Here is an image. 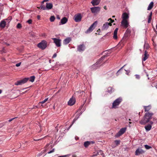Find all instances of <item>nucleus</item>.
Listing matches in <instances>:
<instances>
[{
  "mask_svg": "<svg viewBox=\"0 0 157 157\" xmlns=\"http://www.w3.org/2000/svg\"><path fill=\"white\" fill-rule=\"evenodd\" d=\"M97 24V21H95L93 23L90 27L87 29V30L85 32L86 33H88L91 32L95 28V26Z\"/></svg>",
  "mask_w": 157,
  "mask_h": 157,
  "instance_id": "obj_5",
  "label": "nucleus"
},
{
  "mask_svg": "<svg viewBox=\"0 0 157 157\" xmlns=\"http://www.w3.org/2000/svg\"><path fill=\"white\" fill-rule=\"evenodd\" d=\"M122 101V98L121 97H119L116 99L113 103L112 108L116 109L117 108V106L120 104Z\"/></svg>",
  "mask_w": 157,
  "mask_h": 157,
  "instance_id": "obj_3",
  "label": "nucleus"
},
{
  "mask_svg": "<svg viewBox=\"0 0 157 157\" xmlns=\"http://www.w3.org/2000/svg\"><path fill=\"white\" fill-rule=\"evenodd\" d=\"M57 55L56 53H55L53 55V56L52 58H55L56 56Z\"/></svg>",
  "mask_w": 157,
  "mask_h": 157,
  "instance_id": "obj_52",
  "label": "nucleus"
},
{
  "mask_svg": "<svg viewBox=\"0 0 157 157\" xmlns=\"http://www.w3.org/2000/svg\"><path fill=\"white\" fill-rule=\"evenodd\" d=\"M27 22L29 24H31L32 23V20L31 19H29L27 21Z\"/></svg>",
  "mask_w": 157,
  "mask_h": 157,
  "instance_id": "obj_44",
  "label": "nucleus"
},
{
  "mask_svg": "<svg viewBox=\"0 0 157 157\" xmlns=\"http://www.w3.org/2000/svg\"><path fill=\"white\" fill-rule=\"evenodd\" d=\"M126 127L122 128L120 129L118 132L117 133L116 135V136L119 137L120 136L124 133V132L126 131Z\"/></svg>",
  "mask_w": 157,
  "mask_h": 157,
  "instance_id": "obj_10",
  "label": "nucleus"
},
{
  "mask_svg": "<svg viewBox=\"0 0 157 157\" xmlns=\"http://www.w3.org/2000/svg\"><path fill=\"white\" fill-rule=\"evenodd\" d=\"M37 18L38 19H40V16L38 15V16H37Z\"/></svg>",
  "mask_w": 157,
  "mask_h": 157,
  "instance_id": "obj_57",
  "label": "nucleus"
},
{
  "mask_svg": "<svg viewBox=\"0 0 157 157\" xmlns=\"http://www.w3.org/2000/svg\"><path fill=\"white\" fill-rule=\"evenodd\" d=\"M101 8L99 6H94L90 8V10L92 13H97L100 10Z\"/></svg>",
  "mask_w": 157,
  "mask_h": 157,
  "instance_id": "obj_8",
  "label": "nucleus"
},
{
  "mask_svg": "<svg viewBox=\"0 0 157 157\" xmlns=\"http://www.w3.org/2000/svg\"><path fill=\"white\" fill-rule=\"evenodd\" d=\"M98 152H94V154L93 155H92L91 156L92 157L96 156L98 155Z\"/></svg>",
  "mask_w": 157,
  "mask_h": 157,
  "instance_id": "obj_42",
  "label": "nucleus"
},
{
  "mask_svg": "<svg viewBox=\"0 0 157 157\" xmlns=\"http://www.w3.org/2000/svg\"><path fill=\"white\" fill-rule=\"evenodd\" d=\"M112 19L111 18H109L108 20V21H111L112 20Z\"/></svg>",
  "mask_w": 157,
  "mask_h": 157,
  "instance_id": "obj_56",
  "label": "nucleus"
},
{
  "mask_svg": "<svg viewBox=\"0 0 157 157\" xmlns=\"http://www.w3.org/2000/svg\"><path fill=\"white\" fill-rule=\"evenodd\" d=\"M145 73H146V75L147 77H148V74H147V73L146 72H145Z\"/></svg>",
  "mask_w": 157,
  "mask_h": 157,
  "instance_id": "obj_63",
  "label": "nucleus"
},
{
  "mask_svg": "<svg viewBox=\"0 0 157 157\" xmlns=\"http://www.w3.org/2000/svg\"><path fill=\"white\" fill-rule=\"evenodd\" d=\"M12 20L11 17H9L8 18L4 19L6 23H9Z\"/></svg>",
  "mask_w": 157,
  "mask_h": 157,
  "instance_id": "obj_32",
  "label": "nucleus"
},
{
  "mask_svg": "<svg viewBox=\"0 0 157 157\" xmlns=\"http://www.w3.org/2000/svg\"><path fill=\"white\" fill-rule=\"evenodd\" d=\"M85 45L82 44L77 46V50L79 52H82L85 50Z\"/></svg>",
  "mask_w": 157,
  "mask_h": 157,
  "instance_id": "obj_12",
  "label": "nucleus"
},
{
  "mask_svg": "<svg viewBox=\"0 0 157 157\" xmlns=\"http://www.w3.org/2000/svg\"><path fill=\"white\" fill-rule=\"evenodd\" d=\"M153 115V113H152L146 112L143 118L140 121V123L144 125L149 122L150 120L152 118V117Z\"/></svg>",
  "mask_w": 157,
  "mask_h": 157,
  "instance_id": "obj_1",
  "label": "nucleus"
},
{
  "mask_svg": "<svg viewBox=\"0 0 157 157\" xmlns=\"http://www.w3.org/2000/svg\"><path fill=\"white\" fill-rule=\"evenodd\" d=\"M6 22L5 21V20H3L1 21L0 23V27L2 28H4L6 25Z\"/></svg>",
  "mask_w": 157,
  "mask_h": 157,
  "instance_id": "obj_23",
  "label": "nucleus"
},
{
  "mask_svg": "<svg viewBox=\"0 0 157 157\" xmlns=\"http://www.w3.org/2000/svg\"><path fill=\"white\" fill-rule=\"evenodd\" d=\"M90 145V144L89 141H86L84 142V145L85 147H88V146Z\"/></svg>",
  "mask_w": 157,
  "mask_h": 157,
  "instance_id": "obj_30",
  "label": "nucleus"
},
{
  "mask_svg": "<svg viewBox=\"0 0 157 157\" xmlns=\"http://www.w3.org/2000/svg\"><path fill=\"white\" fill-rule=\"evenodd\" d=\"M114 22V20L112 19V20L111 21L110 23H112L113 22Z\"/></svg>",
  "mask_w": 157,
  "mask_h": 157,
  "instance_id": "obj_58",
  "label": "nucleus"
},
{
  "mask_svg": "<svg viewBox=\"0 0 157 157\" xmlns=\"http://www.w3.org/2000/svg\"><path fill=\"white\" fill-rule=\"evenodd\" d=\"M78 117H79V116H78V115H76V116H75L74 119V120H73L72 124L69 127V128L67 129V130H68L69 129V128L71 127V126H72V124L76 121V120L78 119Z\"/></svg>",
  "mask_w": 157,
  "mask_h": 157,
  "instance_id": "obj_25",
  "label": "nucleus"
},
{
  "mask_svg": "<svg viewBox=\"0 0 157 157\" xmlns=\"http://www.w3.org/2000/svg\"><path fill=\"white\" fill-rule=\"evenodd\" d=\"M52 39L53 40L54 42L57 47H59L61 46V40L60 39L56 38H52Z\"/></svg>",
  "mask_w": 157,
  "mask_h": 157,
  "instance_id": "obj_9",
  "label": "nucleus"
},
{
  "mask_svg": "<svg viewBox=\"0 0 157 157\" xmlns=\"http://www.w3.org/2000/svg\"><path fill=\"white\" fill-rule=\"evenodd\" d=\"M111 23L105 22L102 27L101 29L102 30H105L107 29L109 27V26L112 25Z\"/></svg>",
  "mask_w": 157,
  "mask_h": 157,
  "instance_id": "obj_14",
  "label": "nucleus"
},
{
  "mask_svg": "<svg viewBox=\"0 0 157 157\" xmlns=\"http://www.w3.org/2000/svg\"><path fill=\"white\" fill-rule=\"evenodd\" d=\"M114 91V89L111 87H109L108 88L107 92L111 94Z\"/></svg>",
  "mask_w": 157,
  "mask_h": 157,
  "instance_id": "obj_28",
  "label": "nucleus"
},
{
  "mask_svg": "<svg viewBox=\"0 0 157 157\" xmlns=\"http://www.w3.org/2000/svg\"><path fill=\"white\" fill-rule=\"evenodd\" d=\"M114 74V73L113 72H109L108 75H109V77H112L113 76Z\"/></svg>",
  "mask_w": 157,
  "mask_h": 157,
  "instance_id": "obj_41",
  "label": "nucleus"
},
{
  "mask_svg": "<svg viewBox=\"0 0 157 157\" xmlns=\"http://www.w3.org/2000/svg\"><path fill=\"white\" fill-rule=\"evenodd\" d=\"M144 151L142 149L140 148H138L136 151L135 154L136 155H139L140 154L144 153Z\"/></svg>",
  "mask_w": 157,
  "mask_h": 157,
  "instance_id": "obj_13",
  "label": "nucleus"
},
{
  "mask_svg": "<svg viewBox=\"0 0 157 157\" xmlns=\"http://www.w3.org/2000/svg\"><path fill=\"white\" fill-rule=\"evenodd\" d=\"M82 16L81 14L78 13L75 15L74 17V20L76 22H78L81 21Z\"/></svg>",
  "mask_w": 157,
  "mask_h": 157,
  "instance_id": "obj_7",
  "label": "nucleus"
},
{
  "mask_svg": "<svg viewBox=\"0 0 157 157\" xmlns=\"http://www.w3.org/2000/svg\"><path fill=\"white\" fill-rule=\"evenodd\" d=\"M17 118V117H14V118H12L11 119H10V120H8V121L9 122H10L11 121H12L13 120V119H14L15 118Z\"/></svg>",
  "mask_w": 157,
  "mask_h": 157,
  "instance_id": "obj_50",
  "label": "nucleus"
},
{
  "mask_svg": "<svg viewBox=\"0 0 157 157\" xmlns=\"http://www.w3.org/2000/svg\"><path fill=\"white\" fill-rule=\"evenodd\" d=\"M21 62H20L18 63H17L16 64L15 66L17 67H18L20 66V65H21Z\"/></svg>",
  "mask_w": 157,
  "mask_h": 157,
  "instance_id": "obj_46",
  "label": "nucleus"
},
{
  "mask_svg": "<svg viewBox=\"0 0 157 157\" xmlns=\"http://www.w3.org/2000/svg\"><path fill=\"white\" fill-rule=\"evenodd\" d=\"M118 30V28H116L114 30L113 33V38L114 39H117V33Z\"/></svg>",
  "mask_w": 157,
  "mask_h": 157,
  "instance_id": "obj_22",
  "label": "nucleus"
},
{
  "mask_svg": "<svg viewBox=\"0 0 157 157\" xmlns=\"http://www.w3.org/2000/svg\"><path fill=\"white\" fill-rule=\"evenodd\" d=\"M115 143L117 145H118L119 144L120 142V140H115Z\"/></svg>",
  "mask_w": 157,
  "mask_h": 157,
  "instance_id": "obj_39",
  "label": "nucleus"
},
{
  "mask_svg": "<svg viewBox=\"0 0 157 157\" xmlns=\"http://www.w3.org/2000/svg\"><path fill=\"white\" fill-rule=\"evenodd\" d=\"M101 2V0H92L91 3L94 6L98 5Z\"/></svg>",
  "mask_w": 157,
  "mask_h": 157,
  "instance_id": "obj_18",
  "label": "nucleus"
},
{
  "mask_svg": "<svg viewBox=\"0 0 157 157\" xmlns=\"http://www.w3.org/2000/svg\"><path fill=\"white\" fill-rule=\"evenodd\" d=\"M53 7V5L52 3H46V8L47 10H49L51 9Z\"/></svg>",
  "mask_w": 157,
  "mask_h": 157,
  "instance_id": "obj_21",
  "label": "nucleus"
},
{
  "mask_svg": "<svg viewBox=\"0 0 157 157\" xmlns=\"http://www.w3.org/2000/svg\"><path fill=\"white\" fill-rule=\"evenodd\" d=\"M152 127V126L151 124H147V125H146L144 128L146 130V131L147 132H148L151 129Z\"/></svg>",
  "mask_w": 157,
  "mask_h": 157,
  "instance_id": "obj_24",
  "label": "nucleus"
},
{
  "mask_svg": "<svg viewBox=\"0 0 157 157\" xmlns=\"http://www.w3.org/2000/svg\"><path fill=\"white\" fill-rule=\"evenodd\" d=\"M2 91L1 90H0V94L2 93Z\"/></svg>",
  "mask_w": 157,
  "mask_h": 157,
  "instance_id": "obj_64",
  "label": "nucleus"
},
{
  "mask_svg": "<svg viewBox=\"0 0 157 157\" xmlns=\"http://www.w3.org/2000/svg\"><path fill=\"white\" fill-rule=\"evenodd\" d=\"M152 12H150L149 15L148 16V20L147 21V22L148 23H149L151 22V17L152 15Z\"/></svg>",
  "mask_w": 157,
  "mask_h": 157,
  "instance_id": "obj_27",
  "label": "nucleus"
},
{
  "mask_svg": "<svg viewBox=\"0 0 157 157\" xmlns=\"http://www.w3.org/2000/svg\"><path fill=\"white\" fill-rule=\"evenodd\" d=\"M40 8L43 10H47L46 8V7L43 5H41L40 6Z\"/></svg>",
  "mask_w": 157,
  "mask_h": 157,
  "instance_id": "obj_36",
  "label": "nucleus"
},
{
  "mask_svg": "<svg viewBox=\"0 0 157 157\" xmlns=\"http://www.w3.org/2000/svg\"><path fill=\"white\" fill-rule=\"evenodd\" d=\"M47 43L45 40H42L41 42L37 44L38 47L42 50L44 49L47 47Z\"/></svg>",
  "mask_w": 157,
  "mask_h": 157,
  "instance_id": "obj_4",
  "label": "nucleus"
},
{
  "mask_svg": "<svg viewBox=\"0 0 157 157\" xmlns=\"http://www.w3.org/2000/svg\"><path fill=\"white\" fill-rule=\"evenodd\" d=\"M106 57L105 55L104 56L101 57L96 63L92 66V67L93 69H95L100 67L101 65L103 60Z\"/></svg>",
  "mask_w": 157,
  "mask_h": 157,
  "instance_id": "obj_2",
  "label": "nucleus"
},
{
  "mask_svg": "<svg viewBox=\"0 0 157 157\" xmlns=\"http://www.w3.org/2000/svg\"><path fill=\"white\" fill-rule=\"evenodd\" d=\"M144 108L145 112H148V111L151 109V105H149L147 106H144Z\"/></svg>",
  "mask_w": 157,
  "mask_h": 157,
  "instance_id": "obj_26",
  "label": "nucleus"
},
{
  "mask_svg": "<svg viewBox=\"0 0 157 157\" xmlns=\"http://www.w3.org/2000/svg\"><path fill=\"white\" fill-rule=\"evenodd\" d=\"M149 48V45L147 43H145L144 46V48L146 49H147Z\"/></svg>",
  "mask_w": 157,
  "mask_h": 157,
  "instance_id": "obj_34",
  "label": "nucleus"
},
{
  "mask_svg": "<svg viewBox=\"0 0 157 157\" xmlns=\"http://www.w3.org/2000/svg\"><path fill=\"white\" fill-rule=\"evenodd\" d=\"M28 80V78H25L21 80L17 81L14 83V85L16 86L21 85L27 82Z\"/></svg>",
  "mask_w": 157,
  "mask_h": 157,
  "instance_id": "obj_6",
  "label": "nucleus"
},
{
  "mask_svg": "<svg viewBox=\"0 0 157 157\" xmlns=\"http://www.w3.org/2000/svg\"><path fill=\"white\" fill-rule=\"evenodd\" d=\"M16 27L17 28L20 29L22 28L21 25L20 23H18Z\"/></svg>",
  "mask_w": 157,
  "mask_h": 157,
  "instance_id": "obj_38",
  "label": "nucleus"
},
{
  "mask_svg": "<svg viewBox=\"0 0 157 157\" xmlns=\"http://www.w3.org/2000/svg\"><path fill=\"white\" fill-rule=\"evenodd\" d=\"M75 102V99L73 98H71L68 102V104L70 106L73 105Z\"/></svg>",
  "mask_w": 157,
  "mask_h": 157,
  "instance_id": "obj_15",
  "label": "nucleus"
},
{
  "mask_svg": "<svg viewBox=\"0 0 157 157\" xmlns=\"http://www.w3.org/2000/svg\"><path fill=\"white\" fill-rule=\"evenodd\" d=\"M153 2H151L150 4H149L147 10H151L153 7Z\"/></svg>",
  "mask_w": 157,
  "mask_h": 157,
  "instance_id": "obj_29",
  "label": "nucleus"
},
{
  "mask_svg": "<svg viewBox=\"0 0 157 157\" xmlns=\"http://www.w3.org/2000/svg\"><path fill=\"white\" fill-rule=\"evenodd\" d=\"M35 78V77L34 76H31L29 78V81L32 82H33L34 81Z\"/></svg>",
  "mask_w": 157,
  "mask_h": 157,
  "instance_id": "obj_31",
  "label": "nucleus"
},
{
  "mask_svg": "<svg viewBox=\"0 0 157 157\" xmlns=\"http://www.w3.org/2000/svg\"><path fill=\"white\" fill-rule=\"evenodd\" d=\"M136 78L137 79H139L140 78V76L138 75H135Z\"/></svg>",
  "mask_w": 157,
  "mask_h": 157,
  "instance_id": "obj_47",
  "label": "nucleus"
},
{
  "mask_svg": "<svg viewBox=\"0 0 157 157\" xmlns=\"http://www.w3.org/2000/svg\"><path fill=\"white\" fill-rule=\"evenodd\" d=\"M48 98H46L44 100L41 101H40L39 102L40 103V104H44V103L45 102L48 100Z\"/></svg>",
  "mask_w": 157,
  "mask_h": 157,
  "instance_id": "obj_40",
  "label": "nucleus"
},
{
  "mask_svg": "<svg viewBox=\"0 0 157 157\" xmlns=\"http://www.w3.org/2000/svg\"><path fill=\"white\" fill-rule=\"evenodd\" d=\"M148 52L146 50H145L144 52V56L142 59L143 61H145L148 57Z\"/></svg>",
  "mask_w": 157,
  "mask_h": 157,
  "instance_id": "obj_20",
  "label": "nucleus"
},
{
  "mask_svg": "<svg viewBox=\"0 0 157 157\" xmlns=\"http://www.w3.org/2000/svg\"><path fill=\"white\" fill-rule=\"evenodd\" d=\"M68 21L66 17H63L59 23V25H63L67 23Z\"/></svg>",
  "mask_w": 157,
  "mask_h": 157,
  "instance_id": "obj_17",
  "label": "nucleus"
},
{
  "mask_svg": "<svg viewBox=\"0 0 157 157\" xmlns=\"http://www.w3.org/2000/svg\"><path fill=\"white\" fill-rule=\"evenodd\" d=\"M42 154L41 153H39V154H38L37 155H38V156H40Z\"/></svg>",
  "mask_w": 157,
  "mask_h": 157,
  "instance_id": "obj_59",
  "label": "nucleus"
},
{
  "mask_svg": "<svg viewBox=\"0 0 157 157\" xmlns=\"http://www.w3.org/2000/svg\"><path fill=\"white\" fill-rule=\"evenodd\" d=\"M124 70L126 71V74L127 75H128V73L130 72V71L129 70H127L125 69H124Z\"/></svg>",
  "mask_w": 157,
  "mask_h": 157,
  "instance_id": "obj_48",
  "label": "nucleus"
},
{
  "mask_svg": "<svg viewBox=\"0 0 157 157\" xmlns=\"http://www.w3.org/2000/svg\"><path fill=\"white\" fill-rule=\"evenodd\" d=\"M126 65H124L123 66L121 67L116 73V75L117 76H118L119 75V73L121 71L122 68Z\"/></svg>",
  "mask_w": 157,
  "mask_h": 157,
  "instance_id": "obj_33",
  "label": "nucleus"
},
{
  "mask_svg": "<svg viewBox=\"0 0 157 157\" xmlns=\"http://www.w3.org/2000/svg\"><path fill=\"white\" fill-rule=\"evenodd\" d=\"M54 150H55V149L54 148H53L52 150H51L50 151H48V154H50V153H51L52 152H54Z\"/></svg>",
  "mask_w": 157,
  "mask_h": 157,
  "instance_id": "obj_45",
  "label": "nucleus"
},
{
  "mask_svg": "<svg viewBox=\"0 0 157 157\" xmlns=\"http://www.w3.org/2000/svg\"><path fill=\"white\" fill-rule=\"evenodd\" d=\"M42 139V138L39 139H34L33 140L34 141H39V140H41Z\"/></svg>",
  "mask_w": 157,
  "mask_h": 157,
  "instance_id": "obj_51",
  "label": "nucleus"
},
{
  "mask_svg": "<svg viewBox=\"0 0 157 157\" xmlns=\"http://www.w3.org/2000/svg\"><path fill=\"white\" fill-rule=\"evenodd\" d=\"M71 39L70 37L67 38L63 41V44L64 45H66L68 44L71 41Z\"/></svg>",
  "mask_w": 157,
  "mask_h": 157,
  "instance_id": "obj_19",
  "label": "nucleus"
},
{
  "mask_svg": "<svg viewBox=\"0 0 157 157\" xmlns=\"http://www.w3.org/2000/svg\"><path fill=\"white\" fill-rule=\"evenodd\" d=\"M90 142V145L93 144L95 143V142L94 141H89Z\"/></svg>",
  "mask_w": 157,
  "mask_h": 157,
  "instance_id": "obj_49",
  "label": "nucleus"
},
{
  "mask_svg": "<svg viewBox=\"0 0 157 157\" xmlns=\"http://www.w3.org/2000/svg\"><path fill=\"white\" fill-rule=\"evenodd\" d=\"M5 44L7 45V46H9L10 44H9L7 43H5Z\"/></svg>",
  "mask_w": 157,
  "mask_h": 157,
  "instance_id": "obj_62",
  "label": "nucleus"
},
{
  "mask_svg": "<svg viewBox=\"0 0 157 157\" xmlns=\"http://www.w3.org/2000/svg\"><path fill=\"white\" fill-rule=\"evenodd\" d=\"M104 9H105V10H107V7H106V6H104Z\"/></svg>",
  "mask_w": 157,
  "mask_h": 157,
  "instance_id": "obj_55",
  "label": "nucleus"
},
{
  "mask_svg": "<svg viewBox=\"0 0 157 157\" xmlns=\"http://www.w3.org/2000/svg\"><path fill=\"white\" fill-rule=\"evenodd\" d=\"M144 146L145 148L147 149H149L152 148L151 146L147 144L145 145Z\"/></svg>",
  "mask_w": 157,
  "mask_h": 157,
  "instance_id": "obj_37",
  "label": "nucleus"
},
{
  "mask_svg": "<svg viewBox=\"0 0 157 157\" xmlns=\"http://www.w3.org/2000/svg\"><path fill=\"white\" fill-rule=\"evenodd\" d=\"M4 50H5V48H2V51H3V52L5 53V52L4 51Z\"/></svg>",
  "mask_w": 157,
  "mask_h": 157,
  "instance_id": "obj_61",
  "label": "nucleus"
},
{
  "mask_svg": "<svg viewBox=\"0 0 157 157\" xmlns=\"http://www.w3.org/2000/svg\"><path fill=\"white\" fill-rule=\"evenodd\" d=\"M121 25L124 28L126 29L129 26V22L127 20H122Z\"/></svg>",
  "mask_w": 157,
  "mask_h": 157,
  "instance_id": "obj_11",
  "label": "nucleus"
},
{
  "mask_svg": "<svg viewBox=\"0 0 157 157\" xmlns=\"http://www.w3.org/2000/svg\"><path fill=\"white\" fill-rule=\"evenodd\" d=\"M97 152L98 153V155H101L103 154V151L101 150H99Z\"/></svg>",
  "mask_w": 157,
  "mask_h": 157,
  "instance_id": "obj_43",
  "label": "nucleus"
},
{
  "mask_svg": "<svg viewBox=\"0 0 157 157\" xmlns=\"http://www.w3.org/2000/svg\"><path fill=\"white\" fill-rule=\"evenodd\" d=\"M149 122L150 124H151L152 125L153 124V122L152 121H150Z\"/></svg>",
  "mask_w": 157,
  "mask_h": 157,
  "instance_id": "obj_53",
  "label": "nucleus"
},
{
  "mask_svg": "<svg viewBox=\"0 0 157 157\" xmlns=\"http://www.w3.org/2000/svg\"><path fill=\"white\" fill-rule=\"evenodd\" d=\"M129 17V14L126 12L123 13L122 15V20H127Z\"/></svg>",
  "mask_w": 157,
  "mask_h": 157,
  "instance_id": "obj_16",
  "label": "nucleus"
},
{
  "mask_svg": "<svg viewBox=\"0 0 157 157\" xmlns=\"http://www.w3.org/2000/svg\"><path fill=\"white\" fill-rule=\"evenodd\" d=\"M50 21L51 22H53L55 20V17L54 16H52L50 18Z\"/></svg>",
  "mask_w": 157,
  "mask_h": 157,
  "instance_id": "obj_35",
  "label": "nucleus"
},
{
  "mask_svg": "<svg viewBox=\"0 0 157 157\" xmlns=\"http://www.w3.org/2000/svg\"><path fill=\"white\" fill-rule=\"evenodd\" d=\"M56 18L58 19H60V17L59 16V15L57 16Z\"/></svg>",
  "mask_w": 157,
  "mask_h": 157,
  "instance_id": "obj_54",
  "label": "nucleus"
},
{
  "mask_svg": "<svg viewBox=\"0 0 157 157\" xmlns=\"http://www.w3.org/2000/svg\"><path fill=\"white\" fill-rule=\"evenodd\" d=\"M50 145L49 144H47L46 146V147L47 148L49 145Z\"/></svg>",
  "mask_w": 157,
  "mask_h": 157,
  "instance_id": "obj_60",
  "label": "nucleus"
}]
</instances>
